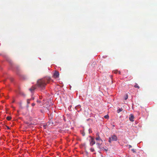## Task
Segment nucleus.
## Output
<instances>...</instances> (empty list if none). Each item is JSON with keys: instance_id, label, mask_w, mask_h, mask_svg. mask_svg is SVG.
I'll list each match as a JSON object with an SVG mask.
<instances>
[{"instance_id": "obj_20", "label": "nucleus", "mask_w": 157, "mask_h": 157, "mask_svg": "<svg viewBox=\"0 0 157 157\" xmlns=\"http://www.w3.org/2000/svg\"><path fill=\"white\" fill-rule=\"evenodd\" d=\"M80 107V105H78V106L77 107H76V108L77 107Z\"/></svg>"}, {"instance_id": "obj_6", "label": "nucleus", "mask_w": 157, "mask_h": 157, "mask_svg": "<svg viewBox=\"0 0 157 157\" xmlns=\"http://www.w3.org/2000/svg\"><path fill=\"white\" fill-rule=\"evenodd\" d=\"M134 118V116L132 115L131 114L129 117V120L131 121H134L133 119Z\"/></svg>"}, {"instance_id": "obj_4", "label": "nucleus", "mask_w": 157, "mask_h": 157, "mask_svg": "<svg viewBox=\"0 0 157 157\" xmlns=\"http://www.w3.org/2000/svg\"><path fill=\"white\" fill-rule=\"evenodd\" d=\"M90 138L91 139L90 140V144L92 146L95 143V142L93 138L92 137H90Z\"/></svg>"}, {"instance_id": "obj_7", "label": "nucleus", "mask_w": 157, "mask_h": 157, "mask_svg": "<svg viewBox=\"0 0 157 157\" xmlns=\"http://www.w3.org/2000/svg\"><path fill=\"white\" fill-rule=\"evenodd\" d=\"M123 110V109L122 108H120L119 109H118L117 110V112L118 113H119L120 112L122 111Z\"/></svg>"}, {"instance_id": "obj_17", "label": "nucleus", "mask_w": 157, "mask_h": 157, "mask_svg": "<svg viewBox=\"0 0 157 157\" xmlns=\"http://www.w3.org/2000/svg\"><path fill=\"white\" fill-rule=\"evenodd\" d=\"M32 106H34L35 105V104L34 103H32Z\"/></svg>"}, {"instance_id": "obj_8", "label": "nucleus", "mask_w": 157, "mask_h": 157, "mask_svg": "<svg viewBox=\"0 0 157 157\" xmlns=\"http://www.w3.org/2000/svg\"><path fill=\"white\" fill-rule=\"evenodd\" d=\"M35 88L34 87H33L29 89L30 90L31 92L34 90L35 89Z\"/></svg>"}, {"instance_id": "obj_1", "label": "nucleus", "mask_w": 157, "mask_h": 157, "mask_svg": "<svg viewBox=\"0 0 157 157\" xmlns=\"http://www.w3.org/2000/svg\"><path fill=\"white\" fill-rule=\"evenodd\" d=\"M47 79H42L39 80L37 81V84L38 86L41 88L44 87L46 84Z\"/></svg>"}, {"instance_id": "obj_2", "label": "nucleus", "mask_w": 157, "mask_h": 157, "mask_svg": "<svg viewBox=\"0 0 157 157\" xmlns=\"http://www.w3.org/2000/svg\"><path fill=\"white\" fill-rule=\"evenodd\" d=\"M95 139L96 140V144L97 145L98 147L99 148H100L102 143L103 140L99 136L98 137H96Z\"/></svg>"}, {"instance_id": "obj_14", "label": "nucleus", "mask_w": 157, "mask_h": 157, "mask_svg": "<svg viewBox=\"0 0 157 157\" xmlns=\"http://www.w3.org/2000/svg\"><path fill=\"white\" fill-rule=\"evenodd\" d=\"M132 151L134 153L136 152L135 150L134 149H132Z\"/></svg>"}, {"instance_id": "obj_13", "label": "nucleus", "mask_w": 157, "mask_h": 157, "mask_svg": "<svg viewBox=\"0 0 157 157\" xmlns=\"http://www.w3.org/2000/svg\"><path fill=\"white\" fill-rule=\"evenodd\" d=\"M91 151H92V152H93L94 151V150L93 148H91V149H90Z\"/></svg>"}, {"instance_id": "obj_10", "label": "nucleus", "mask_w": 157, "mask_h": 157, "mask_svg": "<svg viewBox=\"0 0 157 157\" xmlns=\"http://www.w3.org/2000/svg\"><path fill=\"white\" fill-rule=\"evenodd\" d=\"M6 118L7 120L10 121L11 119V117L10 116H8V117H7Z\"/></svg>"}, {"instance_id": "obj_16", "label": "nucleus", "mask_w": 157, "mask_h": 157, "mask_svg": "<svg viewBox=\"0 0 157 157\" xmlns=\"http://www.w3.org/2000/svg\"><path fill=\"white\" fill-rule=\"evenodd\" d=\"M128 147H129V148L132 147V146L131 145H128Z\"/></svg>"}, {"instance_id": "obj_9", "label": "nucleus", "mask_w": 157, "mask_h": 157, "mask_svg": "<svg viewBox=\"0 0 157 157\" xmlns=\"http://www.w3.org/2000/svg\"><path fill=\"white\" fill-rule=\"evenodd\" d=\"M128 95L127 94H126L125 96L124 97V99H125V100H126L128 99Z\"/></svg>"}, {"instance_id": "obj_12", "label": "nucleus", "mask_w": 157, "mask_h": 157, "mask_svg": "<svg viewBox=\"0 0 157 157\" xmlns=\"http://www.w3.org/2000/svg\"><path fill=\"white\" fill-rule=\"evenodd\" d=\"M135 87H137V88H139V86L137 85V84H136L135 86Z\"/></svg>"}, {"instance_id": "obj_19", "label": "nucleus", "mask_w": 157, "mask_h": 157, "mask_svg": "<svg viewBox=\"0 0 157 157\" xmlns=\"http://www.w3.org/2000/svg\"><path fill=\"white\" fill-rule=\"evenodd\" d=\"M37 102L38 103H40V101H39V100H38L37 101Z\"/></svg>"}, {"instance_id": "obj_18", "label": "nucleus", "mask_w": 157, "mask_h": 157, "mask_svg": "<svg viewBox=\"0 0 157 157\" xmlns=\"http://www.w3.org/2000/svg\"><path fill=\"white\" fill-rule=\"evenodd\" d=\"M114 73H117V71H114Z\"/></svg>"}, {"instance_id": "obj_15", "label": "nucleus", "mask_w": 157, "mask_h": 157, "mask_svg": "<svg viewBox=\"0 0 157 157\" xmlns=\"http://www.w3.org/2000/svg\"><path fill=\"white\" fill-rule=\"evenodd\" d=\"M30 100V99H28L27 100V102L28 103H29V101Z\"/></svg>"}, {"instance_id": "obj_5", "label": "nucleus", "mask_w": 157, "mask_h": 157, "mask_svg": "<svg viewBox=\"0 0 157 157\" xmlns=\"http://www.w3.org/2000/svg\"><path fill=\"white\" fill-rule=\"evenodd\" d=\"M59 72L56 71L54 73L53 76L55 78H56L59 77Z\"/></svg>"}, {"instance_id": "obj_3", "label": "nucleus", "mask_w": 157, "mask_h": 157, "mask_svg": "<svg viewBox=\"0 0 157 157\" xmlns=\"http://www.w3.org/2000/svg\"><path fill=\"white\" fill-rule=\"evenodd\" d=\"M117 136L115 135H113L109 138V142L110 143H111V142L113 141H117Z\"/></svg>"}, {"instance_id": "obj_11", "label": "nucleus", "mask_w": 157, "mask_h": 157, "mask_svg": "<svg viewBox=\"0 0 157 157\" xmlns=\"http://www.w3.org/2000/svg\"><path fill=\"white\" fill-rule=\"evenodd\" d=\"M104 117L106 119H108L109 118V116L108 115H106Z\"/></svg>"}]
</instances>
